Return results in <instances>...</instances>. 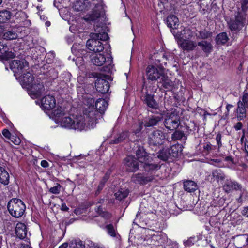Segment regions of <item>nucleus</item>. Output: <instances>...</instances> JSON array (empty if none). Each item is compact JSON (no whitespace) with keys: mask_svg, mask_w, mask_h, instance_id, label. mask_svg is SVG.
I'll list each match as a JSON object with an SVG mask.
<instances>
[{"mask_svg":"<svg viewBox=\"0 0 248 248\" xmlns=\"http://www.w3.org/2000/svg\"><path fill=\"white\" fill-rule=\"evenodd\" d=\"M88 126L87 123L86 116L80 115L75 116H65L60 121V125L62 127L68 129L82 130L84 129L86 125Z\"/></svg>","mask_w":248,"mask_h":248,"instance_id":"4","label":"nucleus"},{"mask_svg":"<svg viewBox=\"0 0 248 248\" xmlns=\"http://www.w3.org/2000/svg\"><path fill=\"white\" fill-rule=\"evenodd\" d=\"M11 17L10 12L7 10L0 12V22L4 23L8 20Z\"/></svg>","mask_w":248,"mask_h":248,"instance_id":"38","label":"nucleus"},{"mask_svg":"<svg viewBox=\"0 0 248 248\" xmlns=\"http://www.w3.org/2000/svg\"><path fill=\"white\" fill-rule=\"evenodd\" d=\"M143 101L144 103L150 108L157 109L159 108V104L154 99V94L150 93L149 92H145Z\"/></svg>","mask_w":248,"mask_h":248,"instance_id":"15","label":"nucleus"},{"mask_svg":"<svg viewBox=\"0 0 248 248\" xmlns=\"http://www.w3.org/2000/svg\"><path fill=\"white\" fill-rule=\"evenodd\" d=\"M178 18L173 15L169 16L166 19V24L170 29H176L178 26Z\"/></svg>","mask_w":248,"mask_h":248,"instance_id":"26","label":"nucleus"},{"mask_svg":"<svg viewBox=\"0 0 248 248\" xmlns=\"http://www.w3.org/2000/svg\"><path fill=\"white\" fill-rule=\"evenodd\" d=\"M203 148L204 151H206L207 153H209L214 149L215 146L212 145L210 142H207L204 144Z\"/></svg>","mask_w":248,"mask_h":248,"instance_id":"48","label":"nucleus"},{"mask_svg":"<svg viewBox=\"0 0 248 248\" xmlns=\"http://www.w3.org/2000/svg\"><path fill=\"white\" fill-rule=\"evenodd\" d=\"M150 235L151 237L146 238L148 242L147 244L148 245L155 246H161L165 248H169L172 243L164 233L156 232V233L151 234Z\"/></svg>","mask_w":248,"mask_h":248,"instance_id":"6","label":"nucleus"},{"mask_svg":"<svg viewBox=\"0 0 248 248\" xmlns=\"http://www.w3.org/2000/svg\"><path fill=\"white\" fill-rule=\"evenodd\" d=\"M212 176L217 180H223L225 178V175L220 170H214L212 173Z\"/></svg>","mask_w":248,"mask_h":248,"instance_id":"43","label":"nucleus"},{"mask_svg":"<svg viewBox=\"0 0 248 248\" xmlns=\"http://www.w3.org/2000/svg\"><path fill=\"white\" fill-rule=\"evenodd\" d=\"M171 138L173 140H186L187 139V136L183 132L180 130H177L172 135Z\"/></svg>","mask_w":248,"mask_h":248,"instance_id":"32","label":"nucleus"},{"mask_svg":"<svg viewBox=\"0 0 248 248\" xmlns=\"http://www.w3.org/2000/svg\"><path fill=\"white\" fill-rule=\"evenodd\" d=\"M137 160L142 165L147 162H152V155L148 154L145 151L143 147L139 146L135 151Z\"/></svg>","mask_w":248,"mask_h":248,"instance_id":"12","label":"nucleus"},{"mask_svg":"<svg viewBox=\"0 0 248 248\" xmlns=\"http://www.w3.org/2000/svg\"><path fill=\"white\" fill-rule=\"evenodd\" d=\"M10 68L15 73V76H18L23 73L24 70L28 68V62L24 60H15L10 64Z\"/></svg>","mask_w":248,"mask_h":248,"instance_id":"9","label":"nucleus"},{"mask_svg":"<svg viewBox=\"0 0 248 248\" xmlns=\"http://www.w3.org/2000/svg\"><path fill=\"white\" fill-rule=\"evenodd\" d=\"M42 167L46 168L48 167V163L46 160H42L41 162Z\"/></svg>","mask_w":248,"mask_h":248,"instance_id":"62","label":"nucleus"},{"mask_svg":"<svg viewBox=\"0 0 248 248\" xmlns=\"http://www.w3.org/2000/svg\"><path fill=\"white\" fill-rule=\"evenodd\" d=\"M241 186L238 183L231 180H227L223 186V190L228 193L233 190H241Z\"/></svg>","mask_w":248,"mask_h":248,"instance_id":"21","label":"nucleus"},{"mask_svg":"<svg viewBox=\"0 0 248 248\" xmlns=\"http://www.w3.org/2000/svg\"><path fill=\"white\" fill-rule=\"evenodd\" d=\"M197 188V184L193 181L187 180L184 182V188L185 191L193 192L196 191Z\"/></svg>","mask_w":248,"mask_h":248,"instance_id":"27","label":"nucleus"},{"mask_svg":"<svg viewBox=\"0 0 248 248\" xmlns=\"http://www.w3.org/2000/svg\"><path fill=\"white\" fill-rule=\"evenodd\" d=\"M144 170L149 173H154L160 169L158 164L152 163L151 162H147L142 164Z\"/></svg>","mask_w":248,"mask_h":248,"instance_id":"25","label":"nucleus"},{"mask_svg":"<svg viewBox=\"0 0 248 248\" xmlns=\"http://www.w3.org/2000/svg\"><path fill=\"white\" fill-rule=\"evenodd\" d=\"M15 56V54L11 51H5L4 54L3 55L6 59L13 58Z\"/></svg>","mask_w":248,"mask_h":248,"instance_id":"55","label":"nucleus"},{"mask_svg":"<svg viewBox=\"0 0 248 248\" xmlns=\"http://www.w3.org/2000/svg\"><path fill=\"white\" fill-rule=\"evenodd\" d=\"M242 214L243 216L248 217V206L244 208L242 211Z\"/></svg>","mask_w":248,"mask_h":248,"instance_id":"59","label":"nucleus"},{"mask_svg":"<svg viewBox=\"0 0 248 248\" xmlns=\"http://www.w3.org/2000/svg\"><path fill=\"white\" fill-rule=\"evenodd\" d=\"M180 122L181 115L179 112L176 109H172L166 114L164 124L167 129L174 130L179 126Z\"/></svg>","mask_w":248,"mask_h":248,"instance_id":"5","label":"nucleus"},{"mask_svg":"<svg viewBox=\"0 0 248 248\" xmlns=\"http://www.w3.org/2000/svg\"><path fill=\"white\" fill-rule=\"evenodd\" d=\"M61 209L63 211H67L69 210V208L66 206L65 203H63L62 204Z\"/></svg>","mask_w":248,"mask_h":248,"instance_id":"64","label":"nucleus"},{"mask_svg":"<svg viewBox=\"0 0 248 248\" xmlns=\"http://www.w3.org/2000/svg\"><path fill=\"white\" fill-rule=\"evenodd\" d=\"M10 139L11 141L15 145H19L21 143L20 139L16 135H12Z\"/></svg>","mask_w":248,"mask_h":248,"instance_id":"50","label":"nucleus"},{"mask_svg":"<svg viewBox=\"0 0 248 248\" xmlns=\"http://www.w3.org/2000/svg\"><path fill=\"white\" fill-rule=\"evenodd\" d=\"M182 151L181 146L179 144L173 145L168 149L170 156L173 157H177Z\"/></svg>","mask_w":248,"mask_h":248,"instance_id":"30","label":"nucleus"},{"mask_svg":"<svg viewBox=\"0 0 248 248\" xmlns=\"http://www.w3.org/2000/svg\"><path fill=\"white\" fill-rule=\"evenodd\" d=\"M126 170L130 172H135L139 170V164L133 156H128L124 160Z\"/></svg>","mask_w":248,"mask_h":248,"instance_id":"14","label":"nucleus"},{"mask_svg":"<svg viewBox=\"0 0 248 248\" xmlns=\"http://www.w3.org/2000/svg\"><path fill=\"white\" fill-rule=\"evenodd\" d=\"M61 186L59 184H57L56 186L51 187L49 192L52 194H58L61 191Z\"/></svg>","mask_w":248,"mask_h":248,"instance_id":"46","label":"nucleus"},{"mask_svg":"<svg viewBox=\"0 0 248 248\" xmlns=\"http://www.w3.org/2000/svg\"><path fill=\"white\" fill-rule=\"evenodd\" d=\"M100 15V12H98L94 10L93 11L92 14L87 15L84 17V19L87 21H94L99 17Z\"/></svg>","mask_w":248,"mask_h":248,"instance_id":"33","label":"nucleus"},{"mask_svg":"<svg viewBox=\"0 0 248 248\" xmlns=\"http://www.w3.org/2000/svg\"><path fill=\"white\" fill-rule=\"evenodd\" d=\"M128 194L129 191L128 189L121 188L116 192L114 195L117 199L122 200L128 196Z\"/></svg>","mask_w":248,"mask_h":248,"instance_id":"34","label":"nucleus"},{"mask_svg":"<svg viewBox=\"0 0 248 248\" xmlns=\"http://www.w3.org/2000/svg\"><path fill=\"white\" fill-rule=\"evenodd\" d=\"M16 233L20 239H23L27 237V230L26 225L23 223H18L16 227Z\"/></svg>","mask_w":248,"mask_h":248,"instance_id":"23","label":"nucleus"},{"mask_svg":"<svg viewBox=\"0 0 248 248\" xmlns=\"http://www.w3.org/2000/svg\"><path fill=\"white\" fill-rule=\"evenodd\" d=\"M241 4L242 11H246L248 8V0H242Z\"/></svg>","mask_w":248,"mask_h":248,"instance_id":"53","label":"nucleus"},{"mask_svg":"<svg viewBox=\"0 0 248 248\" xmlns=\"http://www.w3.org/2000/svg\"><path fill=\"white\" fill-rule=\"evenodd\" d=\"M95 211L98 214L99 216L106 220L109 219L111 217V214L108 212L103 211L102 210V208L100 205L97 207V209H95Z\"/></svg>","mask_w":248,"mask_h":248,"instance_id":"37","label":"nucleus"},{"mask_svg":"<svg viewBox=\"0 0 248 248\" xmlns=\"http://www.w3.org/2000/svg\"><path fill=\"white\" fill-rule=\"evenodd\" d=\"M191 39H187L181 41L178 43V45L184 51L187 52L193 51L197 48L198 43Z\"/></svg>","mask_w":248,"mask_h":248,"instance_id":"17","label":"nucleus"},{"mask_svg":"<svg viewBox=\"0 0 248 248\" xmlns=\"http://www.w3.org/2000/svg\"><path fill=\"white\" fill-rule=\"evenodd\" d=\"M70 248H85L83 242L79 239L72 240L70 244Z\"/></svg>","mask_w":248,"mask_h":248,"instance_id":"41","label":"nucleus"},{"mask_svg":"<svg viewBox=\"0 0 248 248\" xmlns=\"http://www.w3.org/2000/svg\"><path fill=\"white\" fill-rule=\"evenodd\" d=\"M246 106L247 105L242 104L240 101L237 103V113L238 117L242 120L246 116Z\"/></svg>","mask_w":248,"mask_h":248,"instance_id":"29","label":"nucleus"},{"mask_svg":"<svg viewBox=\"0 0 248 248\" xmlns=\"http://www.w3.org/2000/svg\"><path fill=\"white\" fill-rule=\"evenodd\" d=\"M94 33H91V38L86 42V46L89 49L95 52H100L103 50L104 45L100 41H106L108 38V34L102 27L96 26Z\"/></svg>","mask_w":248,"mask_h":248,"instance_id":"2","label":"nucleus"},{"mask_svg":"<svg viewBox=\"0 0 248 248\" xmlns=\"http://www.w3.org/2000/svg\"><path fill=\"white\" fill-rule=\"evenodd\" d=\"M0 182L6 186L9 183V175L3 167L0 166Z\"/></svg>","mask_w":248,"mask_h":248,"instance_id":"28","label":"nucleus"},{"mask_svg":"<svg viewBox=\"0 0 248 248\" xmlns=\"http://www.w3.org/2000/svg\"><path fill=\"white\" fill-rule=\"evenodd\" d=\"M196 241L194 237H191L186 241L184 242L185 246L186 247H190L194 244Z\"/></svg>","mask_w":248,"mask_h":248,"instance_id":"52","label":"nucleus"},{"mask_svg":"<svg viewBox=\"0 0 248 248\" xmlns=\"http://www.w3.org/2000/svg\"><path fill=\"white\" fill-rule=\"evenodd\" d=\"M7 208L13 217H19L24 214L26 206L20 199L13 198L9 202Z\"/></svg>","mask_w":248,"mask_h":248,"instance_id":"7","label":"nucleus"},{"mask_svg":"<svg viewBox=\"0 0 248 248\" xmlns=\"http://www.w3.org/2000/svg\"><path fill=\"white\" fill-rule=\"evenodd\" d=\"M216 140L217 141V145L218 149L219 150L220 148L222 146L221 143V134L220 133H218L216 136Z\"/></svg>","mask_w":248,"mask_h":248,"instance_id":"54","label":"nucleus"},{"mask_svg":"<svg viewBox=\"0 0 248 248\" xmlns=\"http://www.w3.org/2000/svg\"><path fill=\"white\" fill-rule=\"evenodd\" d=\"M19 80L23 88L27 89L29 94L32 98H36L44 92L45 88L43 85H39L38 90H36L33 86H31L33 83L35 81L34 77L30 72L24 73L19 77Z\"/></svg>","mask_w":248,"mask_h":248,"instance_id":"3","label":"nucleus"},{"mask_svg":"<svg viewBox=\"0 0 248 248\" xmlns=\"http://www.w3.org/2000/svg\"><path fill=\"white\" fill-rule=\"evenodd\" d=\"M240 101L242 104L247 105L248 102V93H245L242 97V100Z\"/></svg>","mask_w":248,"mask_h":248,"instance_id":"57","label":"nucleus"},{"mask_svg":"<svg viewBox=\"0 0 248 248\" xmlns=\"http://www.w3.org/2000/svg\"><path fill=\"white\" fill-rule=\"evenodd\" d=\"M86 104L88 108L84 111L86 121L89 128H93L95 126L96 120L104 113L108 106V103L103 99L99 98L94 104V100L92 98H87Z\"/></svg>","mask_w":248,"mask_h":248,"instance_id":"1","label":"nucleus"},{"mask_svg":"<svg viewBox=\"0 0 248 248\" xmlns=\"http://www.w3.org/2000/svg\"><path fill=\"white\" fill-rule=\"evenodd\" d=\"M154 175L145 176L141 173L133 174L132 176V181L138 184L145 185L147 183L153 181L154 179Z\"/></svg>","mask_w":248,"mask_h":248,"instance_id":"19","label":"nucleus"},{"mask_svg":"<svg viewBox=\"0 0 248 248\" xmlns=\"http://www.w3.org/2000/svg\"><path fill=\"white\" fill-rule=\"evenodd\" d=\"M127 132H124L120 134V135L117 139H116L115 140L112 141L111 142L112 143L117 144V143L121 142L123 140H124L127 137Z\"/></svg>","mask_w":248,"mask_h":248,"instance_id":"45","label":"nucleus"},{"mask_svg":"<svg viewBox=\"0 0 248 248\" xmlns=\"http://www.w3.org/2000/svg\"><path fill=\"white\" fill-rule=\"evenodd\" d=\"M228 25L232 31H239L244 26V18L241 16H237L235 20H231Z\"/></svg>","mask_w":248,"mask_h":248,"instance_id":"16","label":"nucleus"},{"mask_svg":"<svg viewBox=\"0 0 248 248\" xmlns=\"http://www.w3.org/2000/svg\"><path fill=\"white\" fill-rule=\"evenodd\" d=\"M242 127V124L241 122H238L234 126L236 130H240Z\"/></svg>","mask_w":248,"mask_h":248,"instance_id":"60","label":"nucleus"},{"mask_svg":"<svg viewBox=\"0 0 248 248\" xmlns=\"http://www.w3.org/2000/svg\"><path fill=\"white\" fill-rule=\"evenodd\" d=\"M177 43L187 39H191L194 36V32L188 28L182 27L180 31L175 32L171 31Z\"/></svg>","mask_w":248,"mask_h":248,"instance_id":"11","label":"nucleus"},{"mask_svg":"<svg viewBox=\"0 0 248 248\" xmlns=\"http://www.w3.org/2000/svg\"><path fill=\"white\" fill-rule=\"evenodd\" d=\"M165 139V134L160 130H154L149 136L150 145L157 146L162 144Z\"/></svg>","mask_w":248,"mask_h":248,"instance_id":"10","label":"nucleus"},{"mask_svg":"<svg viewBox=\"0 0 248 248\" xmlns=\"http://www.w3.org/2000/svg\"><path fill=\"white\" fill-rule=\"evenodd\" d=\"M43 85V83L41 82L40 79H37L35 80V81H34V83H33L31 85V86L34 87L35 89H36V90H38L39 87H38L39 85Z\"/></svg>","mask_w":248,"mask_h":248,"instance_id":"56","label":"nucleus"},{"mask_svg":"<svg viewBox=\"0 0 248 248\" xmlns=\"http://www.w3.org/2000/svg\"><path fill=\"white\" fill-rule=\"evenodd\" d=\"M91 61L93 64L96 66H101L105 62L107 64V70L105 71H109L112 68V57L111 56H108L107 58L101 54H93L91 58Z\"/></svg>","mask_w":248,"mask_h":248,"instance_id":"8","label":"nucleus"},{"mask_svg":"<svg viewBox=\"0 0 248 248\" xmlns=\"http://www.w3.org/2000/svg\"><path fill=\"white\" fill-rule=\"evenodd\" d=\"M170 156L168 150H162L160 151L158 155V158L163 160H166Z\"/></svg>","mask_w":248,"mask_h":248,"instance_id":"44","label":"nucleus"},{"mask_svg":"<svg viewBox=\"0 0 248 248\" xmlns=\"http://www.w3.org/2000/svg\"><path fill=\"white\" fill-rule=\"evenodd\" d=\"M200 36L202 39H207L211 36V33L205 31H202L200 32Z\"/></svg>","mask_w":248,"mask_h":248,"instance_id":"49","label":"nucleus"},{"mask_svg":"<svg viewBox=\"0 0 248 248\" xmlns=\"http://www.w3.org/2000/svg\"><path fill=\"white\" fill-rule=\"evenodd\" d=\"M158 82L161 85V86L167 91H171L173 88L174 84L173 82L164 74L163 75H162Z\"/></svg>","mask_w":248,"mask_h":248,"instance_id":"22","label":"nucleus"},{"mask_svg":"<svg viewBox=\"0 0 248 248\" xmlns=\"http://www.w3.org/2000/svg\"><path fill=\"white\" fill-rule=\"evenodd\" d=\"M163 57L168 61H173L174 59V54L170 52H165Z\"/></svg>","mask_w":248,"mask_h":248,"instance_id":"51","label":"nucleus"},{"mask_svg":"<svg viewBox=\"0 0 248 248\" xmlns=\"http://www.w3.org/2000/svg\"><path fill=\"white\" fill-rule=\"evenodd\" d=\"M41 105L44 109H52L55 107L56 100L53 96L49 95L45 96L41 100Z\"/></svg>","mask_w":248,"mask_h":248,"instance_id":"18","label":"nucleus"},{"mask_svg":"<svg viewBox=\"0 0 248 248\" xmlns=\"http://www.w3.org/2000/svg\"><path fill=\"white\" fill-rule=\"evenodd\" d=\"M197 46H201L202 50L205 53H210L212 50V46L211 43L206 41L199 42Z\"/></svg>","mask_w":248,"mask_h":248,"instance_id":"31","label":"nucleus"},{"mask_svg":"<svg viewBox=\"0 0 248 248\" xmlns=\"http://www.w3.org/2000/svg\"><path fill=\"white\" fill-rule=\"evenodd\" d=\"M162 119V117L161 115L152 116L145 121L144 125L145 127H151L156 125Z\"/></svg>","mask_w":248,"mask_h":248,"instance_id":"24","label":"nucleus"},{"mask_svg":"<svg viewBox=\"0 0 248 248\" xmlns=\"http://www.w3.org/2000/svg\"><path fill=\"white\" fill-rule=\"evenodd\" d=\"M163 70L160 68H157L154 66H149L147 68V75L148 78L151 80H160L162 75H163Z\"/></svg>","mask_w":248,"mask_h":248,"instance_id":"13","label":"nucleus"},{"mask_svg":"<svg viewBox=\"0 0 248 248\" xmlns=\"http://www.w3.org/2000/svg\"><path fill=\"white\" fill-rule=\"evenodd\" d=\"M145 90H146L145 92H149L150 93L154 94L156 92L157 87L152 84H151L146 86Z\"/></svg>","mask_w":248,"mask_h":248,"instance_id":"47","label":"nucleus"},{"mask_svg":"<svg viewBox=\"0 0 248 248\" xmlns=\"http://www.w3.org/2000/svg\"><path fill=\"white\" fill-rule=\"evenodd\" d=\"M108 177H109V174H108V173H106L105 174V176L103 178V179L100 182V183L98 186L97 189L95 192L96 195L100 193V191H101L103 189V188L105 186V184L108 180Z\"/></svg>","mask_w":248,"mask_h":248,"instance_id":"40","label":"nucleus"},{"mask_svg":"<svg viewBox=\"0 0 248 248\" xmlns=\"http://www.w3.org/2000/svg\"><path fill=\"white\" fill-rule=\"evenodd\" d=\"M67 111L68 110H65V108H62V107H60L55 109L53 110V113L56 117L60 118L62 116H64Z\"/></svg>","mask_w":248,"mask_h":248,"instance_id":"39","label":"nucleus"},{"mask_svg":"<svg viewBox=\"0 0 248 248\" xmlns=\"http://www.w3.org/2000/svg\"><path fill=\"white\" fill-rule=\"evenodd\" d=\"M17 34L13 31H9L3 34V38L6 40H14L17 38Z\"/></svg>","mask_w":248,"mask_h":248,"instance_id":"42","label":"nucleus"},{"mask_svg":"<svg viewBox=\"0 0 248 248\" xmlns=\"http://www.w3.org/2000/svg\"><path fill=\"white\" fill-rule=\"evenodd\" d=\"M139 128L135 132L136 134L139 133L142 128L143 122H139Z\"/></svg>","mask_w":248,"mask_h":248,"instance_id":"63","label":"nucleus"},{"mask_svg":"<svg viewBox=\"0 0 248 248\" xmlns=\"http://www.w3.org/2000/svg\"><path fill=\"white\" fill-rule=\"evenodd\" d=\"M233 107V105L231 104H227L226 107L227 112H226V116H227L229 113V110L230 108H232Z\"/></svg>","mask_w":248,"mask_h":248,"instance_id":"61","label":"nucleus"},{"mask_svg":"<svg viewBox=\"0 0 248 248\" xmlns=\"http://www.w3.org/2000/svg\"><path fill=\"white\" fill-rule=\"evenodd\" d=\"M2 134L6 138L10 139L11 136V133L9 132V131L7 129H4L2 131Z\"/></svg>","mask_w":248,"mask_h":248,"instance_id":"58","label":"nucleus"},{"mask_svg":"<svg viewBox=\"0 0 248 248\" xmlns=\"http://www.w3.org/2000/svg\"><path fill=\"white\" fill-rule=\"evenodd\" d=\"M107 233L110 236L116 237L118 235L116 230L112 224L107 225L105 227Z\"/></svg>","mask_w":248,"mask_h":248,"instance_id":"36","label":"nucleus"},{"mask_svg":"<svg viewBox=\"0 0 248 248\" xmlns=\"http://www.w3.org/2000/svg\"><path fill=\"white\" fill-rule=\"evenodd\" d=\"M228 40V37L226 32H222L216 37V41L218 44H224Z\"/></svg>","mask_w":248,"mask_h":248,"instance_id":"35","label":"nucleus"},{"mask_svg":"<svg viewBox=\"0 0 248 248\" xmlns=\"http://www.w3.org/2000/svg\"><path fill=\"white\" fill-rule=\"evenodd\" d=\"M95 86L96 90L102 93H107L109 89L108 82L101 77L98 78L96 80Z\"/></svg>","mask_w":248,"mask_h":248,"instance_id":"20","label":"nucleus"}]
</instances>
